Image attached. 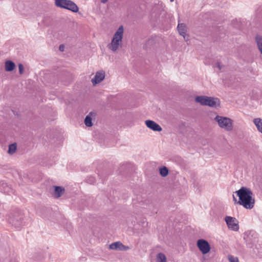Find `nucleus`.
Here are the masks:
<instances>
[{"mask_svg":"<svg viewBox=\"0 0 262 262\" xmlns=\"http://www.w3.org/2000/svg\"><path fill=\"white\" fill-rule=\"evenodd\" d=\"M16 150V143H13L9 146V149H8V152L10 154H14Z\"/></svg>","mask_w":262,"mask_h":262,"instance_id":"obj_23","label":"nucleus"},{"mask_svg":"<svg viewBox=\"0 0 262 262\" xmlns=\"http://www.w3.org/2000/svg\"><path fill=\"white\" fill-rule=\"evenodd\" d=\"M18 70H19V73L21 75L24 73V68L23 65L21 63H19L18 64Z\"/></svg>","mask_w":262,"mask_h":262,"instance_id":"obj_26","label":"nucleus"},{"mask_svg":"<svg viewBox=\"0 0 262 262\" xmlns=\"http://www.w3.org/2000/svg\"><path fill=\"white\" fill-rule=\"evenodd\" d=\"M255 41L258 49L262 55V36L258 35H256L255 37Z\"/></svg>","mask_w":262,"mask_h":262,"instance_id":"obj_18","label":"nucleus"},{"mask_svg":"<svg viewBox=\"0 0 262 262\" xmlns=\"http://www.w3.org/2000/svg\"><path fill=\"white\" fill-rule=\"evenodd\" d=\"M225 220L229 229L235 231L238 230L239 226L238 221L235 217L227 216Z\"/></svg>","mask_w":262,"mask_h":262,"instance_id":"obj_7","label":"nucleus"},{"mask_svg":"<svg viewBox=\"0 0 262 262\" xmlns=\"http://www.w3.org/2000/svg\"><path fill=\"white\" fill-rule=\"evenodd\" d=\"M145 124L147 127L156 132H160L162 130V127L154 121L147 120L145 121Z\"/></svg>","mask_w":262,"mask_h":262,"instance_id":"obj_10","label":"nucleus"},{"mask_svg":"<svg viewBox=\"0 0 262 262\" xmlns=\"http://www.w3.org/2000/svg\"><path fill=\"white\" fill-rule=\"evenodd\" d=\"M23 219V215L16 213L15 215H12V216H10L8 221L10 224H11L15 228L18 229L25 225Z\"/></svg>","mask_w":262,"mask_h":262,"instance_id":"obj_6","label":"nucleus"},{"mask_svg":"<svg viewBox=\"0 0 262 262\" xmlns=\"http://www.w3.org/2000/svg\"><path fill=\"white\" fill-rule=\"evenodd\" d=\"M0 191L8 194L14 193V190L7 183L4 182L1 183Z\"/></svg>","mask_w":262,"mask_h":262,"instance_id":"obj_11","label":"nucleus"},{"mask_svg":"<svg viewBox=\"0 0 262 262\" xmlns=\"http://www.w3.org/2000/svg\"><path fill=\"white\" fill-rule=\"evenodd\" d=\"M124 245L120 242H117L111 244L110 245V249L112 250H122Z\"/></svg>","mask_w":262,"mask_h":262,"instance_id":"obj_15","label":"nucleus"},{"mask_svg":"<svg viewBox=\"0 0 262 262\" xmlns=\"http://www.w3.org/2000/svg\"><path fill=\"white\" fill-rule=\"evenodd\" d=\"M15 67V63L11 60H7L5 62V68L7 72L12 71Z\"/></svg>","mask_w":262,"mask_h":262,"instance_id":"obj_14","label":"nucleus"},{"mask_svg":"<svg viewBox=\"0 0 262 262\" xmlns=\"http://www.w3.org/2000/svg\"><path fill=\"white\" fill-rule=\"evenodd\" d=\"M151 40H152V39H149V40H148V42H149V41H151Z\"/></svg>","mask_w":262,"mask_h":262,"instance_id":"obj_32","label":"nucleus"},{"mask_svg":"<svg viewBox=\"0 0 262 262\" xmlns=\"http://www.w3.org/2000/svg\"><path fill=\"white\" fill-rule=\"evenodd\" d=\"M92 114V112H91L89 115H87L84 119L85 125L88 127H91L93 125L92 119L90 115Z\"/></svg>","mask_w":262,"mask_h":262,"instance_id":"obj_20","label":"nucleus"},{"mask_svg":"<svg viewBox=\"0 0 262 262\" xmlns=\"http://www.w3.org/2000/svg\"><path fill=\"white\" fill-rule=\"evenodd\" d=\"M197 246L203 254H207L210 250L209 244L203 239H200L197 241Z\"/></svg>","mask_w":262,"mask_h":262,"instance_id":"obj_8","label":"nucleus"},{"mask_svg":"<svg viewBox=\"0 0 262 262\" xmlns=\"http://www.w3.org/2000/svg\"><path fill=\"white\" fill-rule=\"evenodd\" d=\"M55 188L54 194L56 198H59L64 191V189L60 186H54Z\"/></svg>","mask_w":262,"mask_h":262,"instance_id":"obj_16","label":"nucleus"},{"mask_svg":"<svg viewBox=\"0 0 262 262\" xmlns=\"http://www.w3.org/2000/svg\"><path fill=\"white\" fill-rule=\"evenodd\" d=\"M253 122L256 126L258 130L262 133V119L260 118H255Z\"/></svg>","mask_w":262,"mask_h":262,"instance_id":"obj_19","label":"nucleus"},{"mask_svg":"<svg viewBox=\"0 0 262 262\" xmlns=\"http://www.w3.org/2000/svg\"><path fill=\"white\" fill-rule=\"evenodd\" d=\"M206 97V96H196L195 98V101L196 102L199 103L201 105L205 106Z\"/></svg>","mask_w":262,"mask_h":262,"instance_id":"obj_17","label":"nucleus"},{"mask_svg":"<svg viewBox=\"0 0 262 262\" xmlns=\"http://www.w3.org/2000/svg\"><path fill=\"white\" fill-rule=\"evenodd\" d=\"M214 120L218 123L219 126L225 130L230 132L233 129V121L230 118L217 115Z\"/></svg>","mask_w":262,"mask_h":262,"instance_id":"obj_4","label":"nucleus"},{"mask_svg":"<svg viewBox=\"0 0 262 262\" xmlns=\"http://www.w3.org/2000/svg\"><path fill=\"white\" fill-rule=\"evenodd\" d=\"M217 67L219 68V70H221L222 68V66H221V63L220 62L217 63Z\"/></svg>","mask_w":262,"mask_h":262,"instance_id":"obj_28","label":"nucleus"},{"mask_svg":"<svg viewBox=\"0 0 262 262\" xmlns=\"http://www.w3.org/2000/svg\"><path fill=\"white\" fill-rule=\"evenodd\" d=\"M205 106H209L212 107H216L220 104V100L217 98L207 96Z\"/></svg>","mask_w":262,"mask_h":262,"instance_id":"obj_9","label":"nucleus"},{"mask_svg":"<svg viewBox=\"0 0 262 262\" xmlns=\"http://www.w3.org/2000/svg\"><path fill=\"white\" fill-rule=\"evenodd\" d=\"M156 262H166L165 255L162 253H158L156 257Z\"/></svg>","mask_w":262,"mask_h":262,"instance_id":"obj_21","label":"nucleus"},{"mask_svg":"<svg viewBox=\"0 0 262 262\" xmlns=\"http://www.w3.org/2000/svg\"><path fill=\"white\" fill-rule=\"evenodd\" d=\"M128 249H129V247L128 246H125L124 245V248H123V249H122V250L126 251Z\"/></svg>","mask_w":262,"mask_h":262,"instance_id":"obj_29","label":"nucleus"},{"mask_svg":"<svg viewBox=\"0 0 262 262\" xmlns=\"http://www.w3.org/2000/svg\"><path fill=\"white\" fill-rule=\"evenodd\" d=\"M108 0H101V2L103 4H105Z\"/></svg>","mask_w":262,"mask_h":262,"instance_id":"obj_30","label":"nucleus"},{"mask_svg":"<svg viewBox=\"0 0 262 262\" xmlns=\"http://www.w3.org/2000/svg\"><path fill=\"white\" fill-rule=\"evenodd\" d=\"M244 239L248 247L252 248L255 246L256 250L254 249V252L258 254L259 251L257 249V245L256 244L258 242L257 234L253 230L247 231L244 233Z\"/></svg>","mask_w":262,"mask_h":262,"instance_id":"obj_3","label":"nucleus"},{"mask_svg":"<svg viewBox=\"0 0 262 262\" xmlns=\"http://www.w3.org/2000/svg\"><path fill=\"white\" fill-rule=\"evenodd\" d=\"M170 1L171 2H173V1H174V0H170Z\"/></svg>","mask_w":262,"mask_h":262,"instance_id":"obj_33","label":"nucleus"},{"mask_svg":"<svg viewBox=\"0 0 262 262\" xmlns=\"http://www.w3.org/2000/svg\"><path fill=\"white\" fill-rule=\"evenodd\" d=\"M233 201L235 202H236L237 201V200L235 198L234 195H233Z\"/></svg>","mask_w":262,"mask_h":262,"instance_id":"obj_31","label":"nucleus"},{"mask_svg":"<svg viewBox=\"0 0 262 262\" xmlns=\"http://www.w3.org/2000/svg\"><path fill=\"white\" fill-rule=\"evenodd\" d=\"M85 181L86 183H89L90 184H93L95 183L96 179L93 176L88 177L85 179Z\"/></svg>","mask_w":262,"mask_h":262,"instance_id":"obj_24","label":"nucleus"},{"mask_svg":"<svg viewBox=\"0 0 262 262\" xmlns=\"http://www.w3.org/2000/svg\"><path fill=\"white\" fill-rule=\"evenodd\" d=\"M123 35V27L120 26L115 32L111 42L107 46L109 49L116 52L120 46Z\"/></svg>","mask_w":262,"mask_h":262,"instance_id":"obj_2","label":"nucleus"},{"mask_svg":"<svg viewBox=\"0 0 262 262\" xmlns=\"http://www.w3.org/2000/svg\"><path fill=\"white\" fill-rule=\"evenodd\" d=\"M56 7L69 10L73 12L78 11V7L71 0H55Z\"/></svg>","mask_w":262,"mask_h":262,"instance_id":"obj_5","label":"nucleus"},{"mask_svg":"<svg viewBox=\"0 0 262 262\" xmlns=\"http://www.w3.org/2000/svg\"><path fill=\"white\" fill-rule=\"evenodd\" d=\"M177 29L180 35L182 36L186 41H187L188 36L186 35V27L185 25L184 24H179Z\"/></svg>","mask_w":262,"mask_h":262,"instance_id":"obj_13","label":"nucleus"},{"mask_svg":"<svg viewBox=\"0 0 262 262\" xmlns=\"http://www.w3.org/2000/svg\"><path fill=\"white\" fill-rule=\"evenodd\" d=\"M235 193L239 198L238 204L248 209H251L254 207L255 199L250 188L243 186Z\"/></svg>","mask_w":262,"mask_h":262,"instance_id":"obj_1","label":"nucleus"},{"mask_svg":"<svg viewBox=\"0 0 262 262\" xmlns=\"http://www.w3.org/2000/svg\"><path fill=\"white\" fill-rule=\"evenodd\" d=\"M64 49V46L63 45H61L59 46V49L61 51H63Z\"/></svg>","mask_w":262,"mask_h":262,"instance_id":"obj_27","label":"nucleus"},{"mask_svg":"<svg viewBox=\"0 0 262 262\" xmlns=\"http://www.w3.org/2000/svg\"><path fill=\"white\" fill-rule=\"evenodd\" d=\"M105 77L104 72L103 71L97 72L94 77L92 79V82L94 85L100 83Z\"/></svg>","mask_w":262,"mask_h":262,"instance_id":"obj_12","label":"nucleus"},{"mask_svg":"<svg viewBox=\"0 0 262 262\" xmlns=\"http://www.w3.org/2000/svg\"><path fill=\"white\" fill-rule=\"evenodd\" d=\"M168 169L165 166H164L160 169V173L161 176L163 177H165L168 175Z\"/></svg>","mask_w":262,"mask_h":262,"instance_id":"obj_22","label":"nucleus"},{"mask_svg":"<svg viewBox=\"0 0 262 262\" xmlns=\"http://www.w3.org/2000/svg\"><path fill=\"white\" fill-rule=\"evenodd\" d=\"M228 259L230 262H239L237 257L230 255L228 256Z\"/></svg>","mask_w":262,"mask_h":262,"instance_id":"obj_25","label":"nucleus"}]
</instances>
